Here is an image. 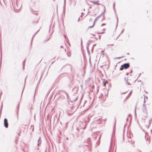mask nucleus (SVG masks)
<instances>
[{"label": "nucleus", "mask_w": 152, "mask_h": 152, "mask_svg": "<svg viewBox=\"0 0 152 152\" xmlns=\"http://www.w3.org/2000/svg\"><path fill=\"white\" fill-rule=\"evenodd\" d=\"M143 112L142 116L143 117V119H145L148 117V114L147 111H144Z\"/></svg>", "instance_id": "f257e3e1"}, {"label": "nucleus", "mask_w": 152, "mask_h": 152, "mask_svg": "<svg viewBox=\"0 0 152 152\" xmlns=\"http://www.w3.org/2000/svg\"><path fill=\"white\" fill-rule=\"evenodd\" d=\"M4 126L6 128L8 127V124L7 122V120L6 118H5L4 120Z\"/></svg>", "instance_id": "f03ea898"}, {"label": "nucleus", "mask_w": 152, "mask_h": 152, "mask_svg": "<svg viewBox=\"0 0 152 152\" xmlns=\"http://www.w3.org/2000/svg\"><path fill=\"white\" fill-rule=\"evenodd\" d=\"M123 65V67L125 69H127L129 67V63H125Z\"/></svg>", "instance_id": "7ed1b4c3"}, {"label": "nucleus", "mask_w": 152, "mask_h": 152, "mask_svg": "<svg viewBox=\"0 0 152 152\" xmlns=\"http://www.w3.org/2000/svg\"><path fill=\"white\" fill-rule=\"evenodd\" d=\"M19 105L18 104V105L17 107V110L16 112V118L17 120H18L19 119Z\"/></svg>", "instance_id": "20e7f679"}, {"label": "nucleus", "mask_w": 152, "mask_h": 152, "mask_svg": "<svg viewBox=\"0 0 152 152\" xmlns=\"http://www.w3.org/2000/svg\"><path fill=\"white\" fill-rule=\"evenodd\" d=\"M142 112L144 111H147L146 107L145 105V104H143L142 105Z\"/></svg>", "instance_id": "39448f33"}, {"label": "nucleus", "mask_w": 152, "mask_h": 152, "mask_svg": "<svg viewBox=\"0 0 152 152\" xmlns=\"http://www.w3.org/2000/svg\"><path fill=\"white\" fill-rule=\"evenodd\" d=\"M99 0L94 1H91V2L95 4L99 5L100 4L99 3Z\"/></svg>", "instance_id": "423d86ee"}, {"label": "nucleus", "mask_w": 152, "mask_h": 152, "mask_svg": "<svg viewBox=\"0 0 152 152\" xmlns=\"http://www.w3.org/2000/svg\"><path fill=\"white\" fill-rule=\"evenodd\" d=\"M75 96H73V97H72L71 98V102H74V101H76V100H77V97H75V99H74V98Z\"/></svg>", "instance_id": "0eeeda50"}, {"label": "nucleus", "mask_w": 152, "mask_h": 152, "mask_svg": "<svg viewBox=\"0 0 152 152\" xmlns=\"http://www.w3.org/2000/svg\"><path fill=\"white\" fill-rule=\"evenodd\" d=\"M41 137H40L39 139L38 140V144H37V146H39V144L41 143Z\"/></svg>", "instance_id": "6e6552de"}, {"label": "nucleus", "mask_w": 152, "mask_h": 152, "mask_svg": "<svg viewBox=\"0 0 152 152\" xmlns=\"http://www.w3.org/2000/svg\"><path fill=\"white\" fill-rule=\"evenodd\" d=\"M72 108H71V109L69 110V109H68V111H67V112H68V115H70V114L69 113V112L71 111H72L73 110V107H72Z\"/></svg>", "instance_id": "1a4fd4ad"}, {"label": "nucleus", "mask_w": 152, "mask_h": 152, "mask_svg": "<svg viewBox=\"0 0 152 152\" xmlns=\"http://www.w3.org/2000/svg\"><path fill=\"white\" fill-rule=\"evenodd\" d=\"M125 79L126 80V82H127V83L128 85H131V84L129 82H128V79H126V78H125Z\"/></svg>", "instance_id": "9d476101"}, {"label": "nucleus", "mask_w": 152, "mask_h": 152, "mask_svg": "<svg viewBox=\"0 0 152 152\" xmlns=\"http://www.w3.org/2000/svg\"><path fill=\"white\" fill-rule=\"evenodd\" d=\"M66 53L68 56L69 57L70 56L71 53H69V50L67 51V53Z\"/></svg>", "instance_id": "9b49d317"}, {"label": "nucleus", "mask_w": 152, "mask_h": 152, "mask_svg": "<svg viewBox=\"0 0 152 152\" xmlns=\"http://www.w3.org/2000/svg\"><path fill=\"white\" fill-rule=\"evenodd\" d=\"M95 24V22H94L93 23V25H92V26H89L88 27V28H92V27H93L94 26Z\"/></svg>", "instance_id": "f8f14e48"}, {"label": "nucleus", "mask_w": 152, "mask_h": 152, "mask_svg": "<svg viewBox=\"0 0 152 152\" xmlns=\"http://www.w3.org/2000/svg\"><path fill=\"white\" fill-rule=\"evenodd\" d=\"M18 3H17L16 4V5H17V7H18V9H20L21 7V6L20 5H19V7H18Z\"/></svg>", "instance_id": "ddd939ff"}, {"label": "nucleus", "mask_w": 152, "mask_h": 152, "mask_svg": "<svg viewBox=\"0 0 152 152\" xmlns=\"http://www.w3.org/2000/svg\"><path fill=\"white\" fill-rule=\"evenodd\" d=\"M26 61V60H24L23 61V68L24 69V66H25V63Z\"/></svg>", "instance_id": "4468645a"}, {"label": "nucleus", "mask_w": 152, "mask_h": 152, "mask_svg": "<svg viewBox=\"0 0 152 152\" xmlns=\"http://www.w3.org/2000/svg\"><path fill=\"white\" fill-rule=\"evenodd\" d=\"M124 68V67H123V65H122L121 66V67L120 68V69L121 70H122Z\"/></svg>", "instance_id": "2eb2a0df"}, {"label": "nucleus", "mask_w": 152, "mask_h": 152, "mask_svg": "<svg viewBox=\"0 0 152 152\" xmlns=\"http://www.w3.org/2000/svg\"><path fill=\"white\" fill-rule=\"evenodd\" d=\"M101 15H99V16H98L97 17H96V18H95V20L96 21V20H97V19H98V18L99 17H100V16H101Z\"/></svg>", "instance_id": "dca6fc26"}, {"label": "nucleus", "mask_w": 152, "mask_h": 152, "mask_svg": "<svg viewBox=\"0 0 152 152\" xmlns=\"http://www.w3.org/2000/svg\"><path fill=\"white\" fill-rule=\"evenodd\" d=\"M107 83V81H104L103 82V83L104 84V86H105V84L106 83Z\"/></svg>", "instance_id": "f3484780"}, {"label": "nucleus", "mask_w": 152, "mask_h": 152, "mask_svg": "<svg viewBox=\"0 0 152 152\" xmlns=\"http://www.w3.org/2000/svg\"><path fill=\"white\" fill-rule=\"evenodd\" d=\"M144 103L143 104H145V96L144 95ZM146 98H147V99H148V98H147V96H146Z\"/></svg>", "instance_id": "a211bd4d"}, {"label": "nucleus", "mask_w": 152, "mask_h": 152, "mask_svg": "<svg viewBox=\"0 0 152 152\" xmlns=\"http://www.w3.org/2000/svg\"><path fill=\"white\" fill-rule=\"evenodd\" d=\"M147 140H148V142H147V143L148 144L150 143V140H149L148 138H147Z\"/></svg>", "instance_id": "6ab92c4d"}, {"label": "nucleus", "mask_w": 152, "mask_h": 152, "mask_svg": "<svg viewBox=\"0 0 152 152\" xmlns=\"http://www.w3.org/2000/svg\"><path fill=\"white\" fill-rule=\"evenodd\" d=\"M102 96V94H100L99 95V98H101Z\"/></svg>", "instance_id": "aec40b11"}, {"label": "nucleus", "mask_w": 152, "mask_h": 152, "mask_svg": "<svg viewBox=\"0 0 152 152\" xmlns=\"http://www.w3.org/2000/svg\"><path fill=\"white\" fill-rule=\"evenodd\" d=\"M151 120H149V123H148V126H150L151 125Z\"/></svg>", "instance_id": "412c9836"}, {"label": "nucleus", "mask_w": 152, "mask_h": 152, "mask_svg": "<svg viewBox=\"0 0 152 152\" xmlns=\"http://www.w3.org/2000/svg\"><path fill=\"white\" fill-rule=\"evenodd\" d=\"M115 3H114L113 4V9H115Z\"/></svg>", "instance_id": "4be33fe9"}, {"label": "nucleus", "mask_w": 152, "mask_h": 152, "mask_svg": "<svg viewBox=\"0 0 152 152\" xmlns=\"http://www.w3.org/2000/svg\"><path fill=\"white\" fill-rule=\"evenodd\" d=\"M105 23H103V24H102L101 25V26H103V25H105Z\"/></svg>", "instance_id": "5701e85b"}, {"label": "nucleus", "mask_w": 152, "mask_h": 152, "mask_svg": "<svg viewBox=\"0 0 152 152\" xmlns=\"http://www.w3.org/2000/svg\"><path fill=\"white\" fill-rule=\"evenodd\" d=\"M87 49L88 52V53L89 52V51L88 49V46L87 47Z\"/></svg>", "instance_id": "b1692460"}, {"label": "nucleus", "mask_w": 152, "mask_h": 152, "mask_svg": "<svg viewBox=\"0 0 152 152\" xmlns=\"http://www.w3.org/2000/svg\"><path fill=\"white\" fill-rule=\"evenodd\" d=\"M121 58V57H118V58H116L119 59Z\"/></svg>", "instance_id": "393cba45"}, {"label": "nucleus", "mask_w": 152, "mask_h": 152, "mask_svg": "<svg viewBox=\"0 0 152 152\" xmlns=\"http://www.w3.org/2000/svg\"><path fill=\"white\" fill-rule=\"evenodd\" d=\"M90 138H88V142H89V140H90Z\"/></svg>", "instance_id": "a878e982"}, {"label": "nucleus", "mask_w": 152, "mask_h": 152, "mask_svg": "<svg viewBox=\"0 0 152 152\" xmlns=\"http://www.w3.org/2000/svg\"><path fill=\"white\" fill-rule=\"evenodd\" d=\"M80 20V18H79L78 19V21H79Z\"/></svg>", "instance_id": "bb28decb"}, {"label": "nucleus", "mask_w": 152, "mask_h": 152, "mask_svg": "<svg viewBox=\"0 0 152 152\" xmlns=\"http://www.w3.org/2000/svg\"><path fill=\"white\" fill-rule=\"evenodd\" d=\"M104 33V32H101V33H100V34H103V33Z\"/></svg>", "instance_id": "cd10ccee"}, {"label": "nucleus", "mask_w": 152, "mask_h": 152, "mask_svg": "<svg viewBox=\"0 0 152 152\" xmlns=\"http://www.w3.org/2000/svg\"><path fill=\"white\" fill-rule=\"evenodd\" d=\"M117 22H118V17H117Z\"/></svg>", "instance_id": "c85d7f7f"}, {"label": "nucleus", "mask_w": 152, "mask_h": 152, "mask_svg": "<svg viewBox=\"0 0 152 152\" xmlns=\"http://www.w3.org/2000/svg\"><path fill=\"white\" fill-rule=\"evenodd\" d=\"M96 21V20L95 19L94 22H95V23Z\"/></svg>", "instance_id": "c756f323"}, {"label": "nucleus", "mask_w": 152, "mask_h": 152, "mask_svg": "<svg viewBox=\"0 0 152 152\" xmlns=\"http://www.w3.org/2000/svg\"><path fill=\"white\" fill-rule=\"evenodd\" d=\"M129 73L128 72L126 74V75H128V74H129Z\"/></svg>", "instance_id": "7c9ffc66"}, {"label": "nucleus", "mask_w": 152, "mask_h": 152, "mask_svg": "<svg viewBox=\"0 0 152 152\" xmlns=\"http://www.w3.org/2000/svg\"><path fill=\"white\" fill-rule=\"evenodd\" d=\"M81 43H82V39H81Z\"/></svg>", "instance_id": "2f4dec72"}, {"label": "nucleus", "mask_w": 152, "mask_h": 152, "mask_svg": "<svg viewBox=\"0 0 152 152\" xmlns=\"http://www.w3.org/2000/svg\"><path fill=\"white\" fill-rule=\"evenodd\" d=\"M115 122L114 126H115Z\"/></svg>", "instance_id": "473e14b6"}, {"label": "nucleus", "mask_w": 152, "mask_h": 152, "mask_svg": "<svg viewBox=\"0 0 152 152\" xmlns=\"http://www.w3.org/2000/svg\"><path fill=\"white\" fill-rule=\"evenodd\" d=\"M74 111H73L72 113H71V114H72V113H73Z\"/></svg>", "instance_id": "72a5a7b5"}, {"label": "nucleus", "mask_w": 152, "mask_h": 152, "mask_svg": "<svg viewBox=\"0 0 152 152\" xmlns=\"http://www.w3.org/2000/svg\"><path fill=\"white\" fill-rule=\"evenodd\" d=\"M89 60H89V61H90V62H91V61H90V58H89Z\"/></svg>", "instance_id": "f704fd0d"}, {"label": "nucleus", "mask_w": 152, "mask_h": 152, "mask_svg": "<svg viewBox=\"0 0 152 152\" xmlns=\"http://www.w3.org/2000/svg\"><path fill=\"white\" fill-rule=\"evenodd\" d=\"M150 120H151V121H152V118Z\"/></svg>", "instance_id": "c9c22d12"}, {"label": "nucleus", "mask_w": 152, "mask_h": 152, "mask_svg": "<svg viewBox=\"0 0 152 152\" xmlns=\"http://www.w3.org/2000/svg\"><path fill=\"white\" fill-rule=\"evenodd\" d=\"M127 54H128V55H129V53H127Z\"/></svg>", "instance_id": "e433bc0d"}, {"label": "nucleus", "mask_w": 152, "mask_h": 152, "mask_svg": "<svg viewBox=\"0 0 152 152\" xmlns=\"http://www.w3.org/2000/svg\"><path fill=\"white\" fill-rule=\"evenodd\" d=\"M62 47H63V46H61V48H62Z\"/></svg>", "instance_id": "4c0bfd02"}, {"label": "nucleus", "mask_w": 152, "mask_h": 152, "mask_svg": "<svg viewBox=\"0 0 152 152\" xmlns=\"http://www.w3.org/2000/svg\"><path fill=\"white\" fill-rule=\"evenodd\" d=\"M111 45H112V46L113 45V44H111Z\"/></svg>", "instance_id": "58836bf2"}, {"label": "nucleus", "mask_w": 152, "mask_h": 152, "mask_svg": "<svg viewBox=\"0 0 152 152\" xmlns=\"http://www.w3.org/2000/svg\"><path fill=\"white\" fill-rule=\"evenodd\" d=\"M103 51H102L101 52V53H103Z\"/></svg>", "instance_id": "ea45409f"}, {"label": "nucleus", "mask_w": 152, "mask_h": 152, "mask_svg": "<svg viewBox=\"0 0 152 152\" xmlns=\"http://www.w3.org/2000/svg\"><path fill=\"white\" fill-rule=\"evenodd\" d=\"M34 36L33 37V38H32V39H33V38H34Z\"/></svg>", "instance_id": "a19ab883"}, {"label": "nucleus", "mask_w": 152, "mask_h": 152, "mask_svg": "<svg viewBox=\"0 0 152 152\" xmlns=\"http://www.w3.org/2000/svg\"><path fill=\"white\" fill-rule=\"evenodd\" d=\"M132 72V70L131 71V72Z\"/></svg>", "instance_id": "79ce46f5"}, {"label": "nucleus", "mask_w": 152, "mask_h": 152, "mask_svg": "<svg viewBox=\"0 0 152 152\" xmlns=\"http://www.w3.org/2000/svg\"><path fill=\"white\" fill-rule=\"evenodd\" d=\"M131 91L130 93V94H131Z\"/></svg>", "instance_id": "37998d69"}, {"label": "nucleus", "mask_w": 152, "mask_h": 152, "mask_svg": "<svg viewBox=\"0 0 152 152\" xmlns=\"http://www.w3.org/2000/svg\"><path fill=\"white\" fill-rule=\"evenodd\" d=\"M95 45H93V46H94Z\"/></svg>", "instance_id": "c03bdc74"}, {"label": "nucleus", "mask_w": 152, "mask_h": 152, "mask_svg": "<svg viewBox=\"0 0 152 152\" xmlns=\"http://www.w3.org/2000/svg\"><path fill=\"white\" fill-rule=\"evenodd\" d=\"M105 29H104L103 30H104Z\"/></svg>", "instance_id": "a18cd8bd"}]
</instances>
